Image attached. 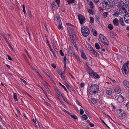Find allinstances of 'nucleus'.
Segmentation results:
<instances>
[{
  "label": "nucleus",
  "instance_id": "39",
  "mask_svg": "<svg viewBox=\"0 0 129 129\" xmlns=\"http://www.w3.org/2000/svg\"><path fill=\"white\" fill-rule=\"evenodd\" d=\"M90 22L91 23H93L94 22V19L92 17H90Z\"/></svg>",
  "mask_w": 129,
  "mask_h": 129
},
{
  "label": "nucleus",
  "instance_id": "43",
  "mask_svg": "<svg viewBox=\"0 0 129 129\" xmlns=\"http://www.w3.org/2000/svg\"><path fill=\"white\" fill-rule=\"evenodd\" d=\"M62 79L64 81H65L66 80V79H65V76H64V75H60Z\"/></svg>",
  "mask_w": 129,
  "mask_h": 129
},
{
  "label": "nucleus",
  "instance_id": "8",
  "mask_svg": "<svg viewBox=\"0 0 129 129\" xmlns=\"http://www.w3.org/2000/svg\"><path fill=\"white\" fill-rule=\"evenodd\" d=\"M99 38L102 43L105 45H108L109 43L106 38L102 35H100L99 36Z\"/></svg>",
  "mask_w": 129,
  "mask_h": 129
},
{
  "label": "nucleus",
  "instance_id": "9",
  "mask_svg": "<svg viewBox=\"0 0 129 129\" xmlns=\"http://www.w3.org/2000/svg\"><path fill=\"white\" fill-rule=\"evenodd\" d=\"M78 18L80 24L82 25L86 19L85 18L84 16L81 14H79L78 15Z\"/></svg>",
  "mask_w": 129,
  "mask_h": 129
},
{
  "label": "nucleus",
  "instance_id": "47",
  "mask_svg": "<svg viewBox=\"0 0 129 129\" xmlns=\"http://www.w3.org/2000/svg\"><path fill=\"white\" fill-rule=\"evenodd\" d=\"M59 52L60 55L62 56H64V54L63 53L62 51L61 50Z\"/></svg>",
  "mask_w": 129,
  "mask_h": 129
},
{
  "label": "nucleus",
  "instance_id": "41",
  "mask_svg": "<svg viewBox=\"0 0 129 129\" xmlns=\"http://www.w3.org/2000/svg\"><path fill=\"white\" fill-rule=\"evenodd\" d=\"M95 17L96 19V21H98V22H99V20L100 19V17L98 16H95Z\"/></svg>",
  "mask_w": 129,
  "mask_h": 129
},
{
  "label": "nucleus",
  "instance_id": "27",
  "mask_svg": "<svg viewBox=\"0 0 129 129\" xmlns=\"http://www.w3.org/2000/svg\"><path fill=\"white\" fill-rule=\"evenodd\" d=\"M120 14L119 12H115L113 14V16L116 17H118L119 15Z\"/></svg>",
  "mask_w": 129,
  "mask_h": 129
},
{
  "label": "nucleus",
  "instance_id": "21",
  "mask_svg": "<svg viewBox=\"0 0 129 129\" xmlns=\"http://www.w3.org/2000/svg\"><path fill=\"white\" fill-rule=\"evenodd\" d=\"M93 54L94 55L96 56L97 57H99L100 55L98 53H97L94 50L93 52L92 53H91Z\"/></svg>",
  "mask_w": 129,
  "mask_h": 129
},
{
  "label": "nucleus",
  "instance_id": "30",
  "mask_svg": "<svg viewBox=\"0 0 129 129\" xmlns=\"http://www.w3.org/2000/svg\"><path fill=\"white\" fill-rule=\"evenodd\" d=\"M13 97L14 98L15 101H18V99L17 97V94L15 93H13Z\"/></svg>",
  "mask_w": 129,
  "mask_h": 129
},
{
  "label": "nucleus",
  "instance_id": "15",
  "mask_svg": "<svg viewBox=\"0 0 129 129\" xmlns=\"http://www.w3.org/2000/svg\"><path fill=\"white\" fill-rule=\"evenodd\" d=\"M114 91L116 94H118L121 91V90L120 87L118 86L114 89Z\"/></svg>",
  "mask_w": 129,
  "mask_h": 129
},
{
  "label": "nucleus",
  "instance_id": "11",
  "mask_svg": "<svg viewBox=\"0 0 129 129\" xmlns=\"http://www.w3.org/2000/svg\"><path fill=\"white\" fill-rule=\"evenodd\" d=\"M123 86L126 88L128 89L129 87V82L127 80H125L123 81Z\"/></svg>",
  "mask_w": 129,
  "mask_h": 129
},
{
  "label": "nucleus",
  "instance_id": "20",
  "mask_svg": "<svg viewBox=\"0 0 129 129\" xmlns=\"http://www.w3.org/2000/svg\"><path fill=\"white\" fill-rule=\"evenodd\" d=\"M88 49L89 50L91 53H92V52L94 51V50H93L92 47L89 45H88Z\"/></svg>",
  "mask_w": 129,
  "mask_h": 129
},
{
  "label": "nucleus",
  "instance_id": "31",
  "mask_svg": "<svg viewBox=\"0 0 129 129\" xmlns=\"http://www.w3.org/2000/svg\"><path fill=\"white\" fill-rule=\"evenodd\" d=\"M73 55L75 57V58L78 61L80 60V59L79 57L76 54H74Z\"/></svg>",
  "mask_w": 129,
  "mask_h": 129
},
{
  "label": "nucleus",
  "instance_id": "2",
  "mask_svg": "<svg viewBox=\"0 0 129 129\" xmlns=\"http://www.w3.org/2000/svg\"><path fill=\"white\" fill-rule=\"evenodd\" d=\"M115 4V0H104L102 2L104 7L107 9L112 8Z\"/></svg>",
  "mask_w": 129,
  "mask_h": 129
},
{
  "label": "nucleus",
  "instance_id": "61",
  "mask_svg": "<svg viewBox=\"0 0 129 129\" xmlns=\"http://www.w3.org/2000/svg\"><path fill=\"white\" fill-rule=\"evenodd\" d=\"M72 40V43L73 44H75L76 43L75 39H74L73 40Z\"/></svg>",
  "mask_w": 129,
  "mask_h": 129
},
{
  "label": "nucleus",
  "instance_id": "33",
  "mask_svg": "<svg viewBox=\"0 0 129 129\" xmlns=\"http://www.w3.org/2000/svg\"><path fill=\"white\" fill-rule=\"evenodd\" d=\"M95 47L97 49H99L100 48V46L98 43H95Z\"/></svg>",
  "mask_w": 129,
  "mask_h": 129
},
{
  "label": "nucleus",
  "instance_id": "59",
  "mask_svg": "<svg viewBox=\"0 0 129 129\" xmlns=\"http://www.w3.org/2000/svg\"><path fill=\"white\" fill-rule=\"evenodd\" d=\"M57 94L59 96H62V94L59 91H57Z\"/></svg>",
  "mask_w": 129,
  "mask_h": 129
},
{
  "label": "nucleus",
  "instance_id": "1",
  "mask_svg": "<svg viewBox=\"0 0 129 129\" xmlns=\"http://www.w3.org/2000/svg\"><path fill=\"white\" fill-rule=\"evenodd\" d=\"M129 3V0H120L118 6L119 8V12L121 15L123 16L126 14L127 11L125 8L127 7Z\"/></svg>",
  "mask_w": 129,
  "mask_h": 129
},
{
  "label": "nucleus",
  "instance_id": "52",
  "mask_svg": "<svg viewBox=\"0 0 129 129\" xmlns=\"http://www.w3.org/2000/svg\"><path fill=\"white\" fill-rule=\"evenodd\" d=\"M89 125L91 127H93L94 126V124L91 122L90 123Z\"/></svg>",
  "mask_w": 129,
  "mask_h": 129
},
{
  "label": "nucleus",
  "instance_id": "4",
  "mask_svg": "<svg viewBox=\"0 0 129 129\" xmlns=\"http://www.w3.org/2000/svg\"><path fill=\"white\" fill-rule=\"evenodd\" d=\"M82 34L83 36L87 37L90 34L89 28L87 26H84L81 28Z\"/></svg>",
  "mask_w": 129,
  "mask_h": 129
},
{
  "label": "nucleus",
  "instance_id": "40",
  "mask_svg": "<svg viewBox=\"0 0 129 129\" xmlns=\"http://www.w3.org/2000/svg\"><path fill=\"white\" fill-rule=\"evenodd\" d=\"M82 118L83 119L85 120L87 119L88 118L87 117L85 114H84L82 116Z\"/></svg>",
  "mask_w": 129,
  "mask_h": 129
},
{
  "label": "nucleus",
  "instance_id": "37",
  "mask_svg": "<svg viewBox=\"0 0 129 129\" xmlns=\"http://www.w3.org/2000/svg\"><path fill=\"white\" fill-rule=\"evenodd\" d=\"M66 86L67 87V88H68L69 87H71L72 86L69 84V83L67 82H66Z\"/></svg>",
  "mask_w": 129,
  "mask_h": 129
},
{
  "label": "nucleus",
  "instance_id": "42",
  "mask_svg": "<svg viewBox=\"0 0 129 129\" xmlns=\"http://www.w3.org/2000/svg\"><path fill=\"white\" fill-rule=\"evenodd\" d=\"M108 13L107 12H106L104 13L103 15V16L105 18H106L107 17V15H108Z\"/></svg>",
  "mask_w": 129,
  "mask_h": 129
},
{
  "label": "nucleus",
  "instance_id": "63",
  "mask_svg": "<svg viewBox=\"0 0 129 129\" xmlns=\"http://www.w3.org/2000/svg\"><path fill=\"white\" fill-rule=\"evenodd\" d=\"M114 84L117 85H119V83L118 82L115 81Z\"/></svg>",
  "mask_w": 129,
  "mask_h": 129
},
{
  "label": "nucleus",
  "instance_id": "60",
  "mask_svg": "<svg viewBox=\"0 0 129 129\" xmlns=\"http://www.w3.org/2000/svg\"><path fill=\"white\" fill-rule=\"evenodd\" d=\"M102 121L103 123L107 127H109V126H108V125L103 120H102Z\"/></svg>",
  "mask_w": 129,
  "mask_h": 129
},
{
  "label": "nucleus",
  "instance_id": "53",
  "mask_svg": "<svg viewBox=\"0 0 129 129\" xmlns=\"http://www.w3.org/2000/svg\"><path fill=\"white\" fill-rule=\"evenodd\" d=\"M7 56L8 57V59L9 60H12V59L11 58L10 56L9 55H7Z\"/></svg>",
  "mask_w": 129,
  "mask_h": 129
},
{
  "label": "nucleus",
  "instance_id": "13",
  "mask_svg": "<svg viewBox=\"0 0 129 129\" xmlns=\"http://www.w3.org/2000/svg\"><path fill=\"white\" fill-rule=\"evenodd\" d=\"M68 25L69 27H68V28L69 30V34H70V32L72 33L73 31L74 28L73 26L71 24H68Z\"/></svg>",
  "mask_w": 129,
  "mask_h": 129
},
{
  "label": "nucleus",
  "instance_id": "50",
  "mask_svg": "<svg viewBox=\"0 0 129 129\" xmlns=\"http://www.w3.org/2000/svg\"><path fill=\"white\" fill-rule=\"evenodd\" d=\"M20 79L26 85V81L22 79Z\"/></svg>",
  "mask_w": 129,
  "mask_h": 129
},
{
  "label": "nucleus",
  "instance_id": "19",
  "mask_svg": "<svg viewBox=\"0 0 129 129\" xmlns=\"http://www.w3.org/2000/svg\"><path fill=\"white\" fill-rule=\"evenodd\" d=\"M69 115L73 118L76 120L77 119V116L74 114H72L70 113Z\"/></svg>",
  "mask_w": 129,
  "mask_h": 129
},
{
  "label": "nucleus",
  "instance_id": "45",
  "mask_svg": "<svg viewBox=\"0 0 129 129\" xmlns=\"http://www.w3.org/2000/svg\"><path fill=\"white\" fill-rule=\"evenodd\" d=\"M125 16L124 17V19L126 18H127L128 17H129V13H127V14H126L125 15Z\"/></svg>",
  "mask_w": 129,
  "mask_h": 129
},
{
  "label": "nucleus",
  "instance_id": "23",
  "mask_svg": "<svg viewBox=\"0 0 129 129\" xmlns=\"http://www.w3.org/2000/svg\"><path fill=\"white\" fill-rule=\"evenodd\" d=\"M50 50L52 52V53L53 54V55L54 56V57L56 59H57V58L56 57V56L54 52V51L53 50V49L51 47L50 48Z\"/></svg>",
  "mask_w": 129,
  "mask_h": 129
},
{
  "label": "nucleus",
  "instance_id": "12",
  "mask_svg": "<svg viewBox=\"0 0 129 129\" xmlns=\"http://www.w3.org/2000/svg\"><path fill=\"white\" fill-rule=\"evenodd\" d=\"M81 56L84 59L86 60L87 59V57L85 54L83 50L82 49L80 50Z\"/></svg>",
  "mask_w": 129,
  "mask_h": 129
},
{
  "label": "nucleus",
  "instance_id": "18",
  "mask_svg": "<svg viewBox=\"0 0 129 129\" xmlns=\"http://www.w3.org/2000/svg\"><path fill=\"white\" fill-rule=\"evenodd\" d=\"M106 93L108 95H111L112 94L113 92L111 89H109L106 90Z\"/></svg>",
  "mask_w": 129,
  "mask_h": 129
},
{
  "label": "nucleus",
  "instance_id": "32",
  "mask_svg": "<svg viewBox=\"0 0 129 129\" xmlns=\"http://www.w3.org/2000/svg\"><path fill=\"white\" fill-rule=\"evenodd\" d=\"M76 0H67V2L68 4H71L74 3Z\"/></svg>",
  "mask_w": 129,
  "mask_h": 129
},
{
  "label": "nucleus",
  "instance_id": "62",
  "mask_svg": "<svg viewBox=\"0 0 129 129\" xmlns=\"http://www.w3.org/2000/svg\"><path fill=\"white\" fill-rule=\"evenodd\" d=\"M71 88V89L72 91L74 92H75L76 91L74 89V88L72 87V86L70 87Z\"/></svg>",
  "mask_w": 129,
  "mask_h": 129
},
{
  "label": "nucleus",
  "instance_id": "24",
  "mask_svg": "<svg viewBox=\"0 0 129 129\" xmlns=\"http://www.w3.org/2000/svg\"><path fill=\"white\" fill-rule=\"evenodd\" d=\"M56 18L57 20H56V21L57 23H59L60 22H61L60 16H57Z\"/></svg>",
  "mask_w": 129,
  "mask_h": 129
},
{
  "label": "nucleus",
  "instance_id": "55",
  "mask_svg": "<svg viewBox=\"0 0 129 129\" xmlns=\"http://www.w3.org/2000/svg\"><path fill=\"white\" fill-rule=\"evenodd\" d=\"M63 99L64 101H65L66 103H69L68 102V101L67 100V99L65 97L64 98H63Z\"/></svg>",
  "mask_w": 129,
  "mask_h": 129
},
{
  "label": "nucleus",
  "instance_id": "36",
  "mask_svg": "<svg viewBox=\"0 0 129 129\" xmlns=\"http://www.w3.org/2000/svg\"><path fill=\"white\" fill-rule=\"evenodd\" d=\"M59 84L63 88V89L65 90L67 92H68V90L67 89H66V87L62 85L59 82Z\"/></svg>",
  "mask_w": 129,
  "mask_h": 129
},
{
  "label": "nucleus",
  "instance_id": "3",
  "mask_svg": "<svg viewBox=\"0 0 129 129\" xmlns=\"http://www.w3.org/2000/svg\"><path fill=\"white\" fill-rule=\"evenodd\" d=\"M99 89L98 85L97 84H93L89 88L88 92L91 95H93L97 93Z\"/></svg>",
  "mask_w": 129,
  "mask_h": 129
},
{
  "label": "nucleus",
  "instance_id": "22",
  "mask_svg": "<svg viewBox=\"0 0 129 129\" xmlns=\"http://www.w3.org/2000/svg\"><path fill=\"white\" fill-rule=\"evenodd\" d=\"M119 21L120 22V24L122 25H125L123 18H120L119 19Z\"/></svg>",
  "mask_w": 129,
  "mask_h": 129
},
{
  "label": "nucleus",
  "instance_id": "56",
  "mask_svg": "<svg viewBox=\"0 0 129 129\" xmlns=\"http://www.w3.org/2000/svg\"><path fill=\"white\" fill-rule=\"evenodd\" d=\"M84 84L83 83H81L80 84V87H82L84 86Z\"/></svg>",
  "mask_w": 129,
  "mask_h": 129
},
{
  "label": "nucleus",
  "instance_id": "46",
  "mask_svg": "<svg viewBox=\"0 0 129 129\" xmlns=\"http://www.w3.org/2000/svg\"><path fill=\"white\" fill-rule=\"evenodd\" d=\"M126 106L127 110L129 111V101L126 104Z\"/></svg>",
  "mask_w": 129,
  "mask_h": 129
},
{
  "label": "nucleus",
  "instance_id": "14",
  "mask_svg": "<svg viewBox=\"0 0 129 129\" xmlns=\"http://www.w3.org/2000/svg\"><path fill=\"white\" fill-rule=\"evenodd\" d=\"M109 35L110 37L113 38H115L117 36V35L112 30L110 31Z\"/></svg>",
  "mask_w": 129,
  "mask_h": 129
},
{
  "label": "nucleus",
  "instance_id": "10",
  "mask_svg": "<svg viewBox=\"0 0 129 129\" xmlns=\"http://www.w3.org/2000/svg\"><path fill=\"white\" fill-rule=\"evenodd\" d=\"M75 54L73 52V47L72 46H69L68 51V54L70 56H72V55H73V54Z\"/></svg>",
  "mask_w": 129,
  "mask_h": 129
},
{
  "label": "nucleus",
  "instance_id": "64",
  "mask_svg": "<svg viewBox=\"0 0 129 129\" xmlns=\"http://www.w3.org/2000/svg\"><path fill=\"white\" fill-rule=\"evenodd\" d=\"M70 35V38L71 39V40H74V38L73 37L72 35Z\"/></svg>",
  "mask_w": 129,
  "mask_h": 129
},
{
  "label": "nucleus",
  "instance_id": "7",
  "mask_svg": "<svg viewBox=\"0 0 129 129\" xmlns=\"http://www.w3.org/2000/svg\"><path fill=\"white\" fill-rule=\"evenodd\" d=\"M127 63H124L123 66L121 70L123 74L125 75H127L129 72V68Z\"/></svg>",
  "mask_w": 129,
  "mask_h": 129
},
{
  "label": "nucleus",
  "instance_id": "25",
  "mask_svg": "<svg viewBox=\"0 0 129 129\" xmlns=\"http://www.w3.org/2000/svg\"><path fill=\"white\" fill-rule=\"evenodd\" d=\"M91 103L94 104L96 103V101L94 99H91Z\"/></svg>",
  "mask_w": 129,
  "mask_h": 129
},
{
  "label": "nucleus",
  "instance_id": "16",
  "mask_svg": "<svg viewBox=\"0 0 129 129\" xmlns=\"http://www.w3.org/2000/svg\"><path fill=\"white\" fill-rule=\"evenodd\" d=\"M51 9L53 11L55 10L56 8V6L55 4L53 3H52L51 5Z\"/></svg>",
  "mask_w": 129,
  "mask_h": 129
},
{
  "label": "nucleus",
  "instance_id": "17",
  "mask_svg": "<svg viewBox=\"0 0 129 129\" xmlns=\"http://www.w3.org/2000/svg\"><path fill=\"white\" fill-rule=\"evenodd\" d=\"M113 23L116 26H118V20L116 18L114 19L113 21Z\"/></svg>",
  "mask_w": 129,
  "mask_h": 129
},
{
  "label": "nucleus",
  "instance_id": "5",
  "mask_svg": "<svg viewBox=\"0 0 129 129\" xmlns=\"http://www.w3.org/2000/svg\"><path fill=\"white\" fill-rule=\"evenodd\" d=\"M88 72L90 76L93 78L96 79H99L100 78V76L96 72H94L91 69H89L88 70Z\"/></svg>",
  "mask_w": 129,
  "mask_h": 129
},
{
  "label": "nucleus",
  "instance_id": "38",
  "mask_svg": "<svg viewBox=\"0 0 129 129\" xmlns=\"http://www.w3.org/2000/svg\"><path fill=\"white\" fill-rule=\"evenodd\" d=\"M58 28L59 29H61V30H62L63 29V28L62 27V26L61 25V24H60V23H58Z\"/></svg>",
  "mask_w": 129,
  "mask_h": 129
},
{
  "label": "nucleus",
  "instance_id": "49",
  "mask_svg": "<svg viewBox=\"0 0 129 129\" xmlns=\"http://www.w3.org/2000/svg\"><path fill=\"white\" fill-rule=\"evenodd\" d=\"M6 41L7 43L8 44V45H9L11 48H12V46L10 45V44L9 43V42L8 41L7 39H6V40H5Z\"/></svg>",
  "mask_w": 129,
  "mask_h": 129
},
{
  "label": "nucleus",
  "instance_id": "54",
  "mask_svg": "<svg viewBox=\"0 0 129 129\" xmlns=\"http://www.w3.org/2000/svg\"><path fill=\"white\" fill-rule=\"evenodd\" d=\"M26 28H27V33H28V34L29 36V37H30V32H29V30H28V28H27V27H26Z\"/></svg>",
  "mask_w": 129,
  "mask_h": 129
},
{
  "label": "nucleus",
  "instance_id": "29",
  "mask_svg": "<svg viewBox=\"0 0 129 129\" xmlns=\"http://www.w3.org/2000/svg\"><path fill=\"white\" fill-rule=\"evenodd\" d=\"M87 11L88 12L91 14L93 15L94 14L93 12L92 11V10L91 9H87Z\"/></svg>",
  "mask_w": 129,
  "mask_h": 129
},
{
  "label": "nucleus",
  "instance_id": "26",
  "mask_svg": "<svg viewBox=\"0 0 129 129\" xmlns=\"http://www.w3.org/2000/svg\"><path fill=\"white\" fill-rule=\"evenodd\" d=\"M52 46L54 50L56 52H57V49L56 46L53 43L52 45Z\"/></svg>",
  "mask_w": 129,
  "mask_h": 129
},
{
  "label": "nucleus",
  "instance_id": "44",
  "mask_svg": "<svg viewBox=\"0 0 129 129\" xmlns=\"http://www.w3.org/2000/svg\"><path fill=\"white\" fill-rule=\"evenodd\" d=\"M80 114L82 115L84 113L83 110L82 109H81L80 110Z\"/></svg>",
  "mask_w": 129,
  "mask_h": 129
},
{
  "label": "nucleus",
  "instance_id": "6",
  "mask_svg": "<svg viewBox=\"0 0 129 129\" xmlns=\"http://www.w3.org/2000/svg\"><path fill=\"white\" fill-rule=\"evenodd\" d=\"M118 115L121 119H124L127 117V115L125 111L121 109H119L118 111Z\"/></svg>",
  "mask_w": 129,
  "mask_h": 129
},
{
  "label": "nucleus",
  "instance_id": "51",
  "mask_svg": "<svg viewBox=\"0 0 129 129\" xmlns=\"http://www.w3.org/2000/svg\"><path fill=\"white\" fill-rule=\"evenodd\" d=\"M73 45L74 46V47L76 49V50H78V46L77 45L76 43H75V44H74Z\"/></svg>",
  "mask_w": 129,
  "mask_h": 129
},
{
  "label": "nucleus",
  "instance_id": "58",
  "mask_svg": "<svg viewBox=\"0 0 129 129\" xmlns=\"http://www.w3.org/2000/svg\"><path fill=\"white\" fill-rule=\"evenodd\" d=\"M27 12L28 14L31 13V11L30 9H28L27 10Z\"/></svg>",
  "mask_w": 129,
  "mask_h": 129
},
{
  "label": "nucleus",
  "instance_id": "28",
  "mask_svg": "<svg viewBox=\"0 0 129 129\" xmlns=\"http://www.w3.org/2000/svg\"><path fill=\"white\" fill-rule=\"evenodd\" d=\"M92 32L93 35L95 36H96L97 35V31L94 29H92Z\"/></svg>",
  "mask_w": 129,
  "mask_h": 129
},
{
  "label": "nucleus",
  "instance_id": "34",
  "mask_svg": "<svg viewBox=\"0 0 129 129\" xmlns=\"http://www.w3.org/2000/svg\"><path fill=\"white\" fill-rule=\"evenodd\" d=\"M89 6L92 8H93V4L91 1H90L89 4Z\"/></svg>",
  "mask_w": 129,
  "mask_h": 129
},
{
  "label": "nucleus",
  "instance_id": "48",
  "mask_svg": "<svg viewBox=\"0 0 129 129\" xmlns=\"http://www.w3.org/2000/svg\"><path fill=\"white\" fill-rule=\"evenodd\" d=\"M66 60H67V58H66V56H65L64 57V58H63V62H67Z\"/></svg>",
  "mask_w": 129,
  "mask_h": 129
},
{
  "label": "nucleus",
  "instance_id": "35",
  "mask_svg": "<svg viewBox=\"0 0 129 129\" xmlns=\"http://www.w3.org/2000/svg\"><path fill=\"white\" fill-rule=\"evenodd\" d=\"M108 26L109 29L110 30L112 29L113 28V25L111 24H109L108 25Z\"/></svg>",
  "mask_w": 129,
  "mask_h": 129
},
{
  "label": "nucleus",
  "instance_id": "57",
  "mask_svg": "<svg viewBox=\"0 0 129 129\" xmlns=\"http://www.w3.org/2000/svg\"><path fill=\"white\" fill-rule=\"evenodd\" d=\"M52 66L54 68H56V65L53 63L52 64Z\"/></svg>",
  "mask_w": 129,
  "mask_h": 129
}]
</instances>
